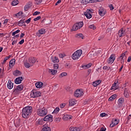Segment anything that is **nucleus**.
<instances>
[{"label": "nucleus", "instance_id": "f257e3e1", "mask_svg": "<svg viewBox=\"0 0 131 131\" xmlns=\"http://www.w3.org/2000/svg\"><path fill=\"white\" fill-rule=\"evenodd\" d=\"M31 113H32V106H27L23 108L21 116L23 118H28L31 115Z\"/></svg>", "mask_w": 131, "mask_h": 131}, {"label": "nucleus", "instance_id": "f03ea898", "mask_svg": "<svg viewBox=\"0 0 131 131\" xmlns=\"http://www.w3.org/2000/svg\"><path fill=\"white\" fill-rule=\"evenodd\" d=\"M37 113L39 116L43 117V116H46L48 114V110L45 107H40L37 110Z\"/></svg>", "mask_w": 131, "mask_h": 131}, {"label": "nucleus", "instance_id": "7ed1b4c3", "mask_svg": "<svg viewBox=\"0 0 131 131\" xmlns=\"http://www.w3.org/2000/svg\"><path fill=\"white\" fill-rule=\"evenodd\" d=\"M82 54V50H78L76 52H75L72 55V59L73 60H78L81 54Z\"/></svg>", "mask_w": 131, "mask_h": 131}, {"label": "nucleus", "instance_id": "20e7f679", "mask_svg": "<svg viewBox=\"0 0 131 131\" xmlns=\"http://www.w3.org/2000/svg\"><path fill=\"white\" fill-rule=\"evenodd\" d=\"M40 96H41V93L39 91H37L36 90H33L31 92V98H39V97H40Z\"/></svg>", "mask_w": 131, "mask_h": 131}, {"label": "nucleus", "instance_id": "39448f33", "mask_svg": "<svg viewBox=\"0 0 131 131\" xmlns=\"http://www.w3.org/2000/svg\"><path fill=\"white\" fill-rule=\"evenodd\" d=\"M74 96L76 98H80V97L83 96V92L80 89H78L74 92Z\"/></svg>", "mask_w": 131, "mask_h": 131}, {"label": "nucleus", "instance_id": "423d86ee", "mask_svg": "<svg viewBox=\"0 0 131 131\" xmlns=\"http://www.w3.org/2000/svg\"><path fill=\"white\" fill-rule=\"evenodd\" d=\"M119 123V120L117 119H113L112 123L110 125V127H114Z\"/></svg>", "mask_w": 131, "mask_h": 131}, {"label": "nucleus", "instance_id": "0eeeda50", "mask_svg": "<svg viewBox=\"0 0 131 131\" xmlns=\"http://www.w3.org/2000/svg\"><path fill=\"white\" fill-rule=\"evenodd\" d=\"M126 54V52H125L124 53H122L121 56L118 58V61L120 60L121 64H124V57H125V54Z\"/></svg>", "mask_w": 131, "mask_h": 131}, {"label": "nucleus", "instance_id": "6e6552de", "mask_svg": "<svg viewBox=\"0 0 131 131\" xmlns=\"http://www.w3.org/2000/svg\"><path fill=\"white\" fill-rule=\"evenodd\" d=\"M53 120V116L51 115H47L43 119V121H49V122H52Z\"/></svg>", "mask_w": 131, "mask_h": 131}, {"label": "nucleus", "instance_id": "1a4fd4ad", "mask_svg": "<svg viewBox=\"0 0 131 131\" xmlns=\"http://www.w3.org/2000/svg\"><path fill=\"white\" fill-rule=\"evenodd\" d=\"M114 60H115V54H112L108 58L107 62L108 64H110V63H113L114 62Z\"/></svg>", "mask_w": 131, "mask_h": 131}, {"label": "nucleus", "instance_id": "9d476101", "mask_svg": "<svg viewBox=\"0 0 131 131\" xmlns=\"http://www.w3.org/2000/svg\"><path fill=\"white\" fill-rule=\"evenodd\" d=\"M123 95L125 98H129V90H127L126 88H125L124 89Z\"/></svg>", "mask_w": 131, "mask_h": 131}, {"label": "nucleus", "instance_id": "9b49d317", "mask_svg": "<svg viewBox=\"0 0 131 131\" xmlns=\"http://www.w3.org/2000/svg\"><path fill=\"white\" fill-rule=\"evenodd\" d=\"M22 80H23V77H18L15 79V83L16 84H20V83H21L22 82Z\"/></svg>", "mask_w": 131, "mask_h": 131}, {"label": "nucleus", "instance_id": "f8f14e48", "mask_svg": "<svg viewBox=\"0 0 131 131\" xmlns=\"http://www.w3.org/2000/svg\"><path fill=\"white\" fill-rule=\"evenodd\" d=\"M51 60L52 61L53 63H59V58L56 56H51Z\"/></svg>", "mask_w": 131, "mask_h": 131}, {"label": "nucleus", "instance_id": "ddd939ff", "mask_svg": "<svg viewBox=\"0 0 131 131\" xmlns=\"http://www.w3.org/2000/svg\"><path fill=\"white\" fill-rule=\"evenodd\" d=\"M125 31L123 30V28H121L118 32V35L119 37H122V36H124V32Z\"/></svg>", "mask_w": 131, "mask_h": 131}, {"label": "nucleus", "instance_id": "4468645a", "mask_svg": "<svg viewBox=\"0 0 131 131\" xmlns=\"http://www.w3.org/2000/svg\"><path fill=\"white\" fill-rule=\"evenodd\" d=\"M42 85H43V83L40 81L37 82L35 83V86L37 89H40L41 88H42Z\"/></svg>", "mask_w": 131, "mask_h": 131}, {"label": "nucleus", "instance_id": "2eb2a0df", "mask_svg": "<svg viewBox=\"0 0 131 131\" xmlns=\"http://www.w3.org/2000/svg\"><path fill=\"white\" fill-rule=\"evenodd\" d=\"M14 86V83L12 82L11 80L9 81L7 83V88L9 90H12L13 89V86Z\"/></svg>", "mask_w": 131, "mask_h": 131}, {"label": "nucleus", "instance_id": "dca6fc26", "mask_svg": "<svg viewBox=\"0 0 131 131\" xmlns=\"http://www.w3.org/2000/svg\"><path fill=\"white\" fill-rule=\"evenodd\" d=\"M76 104V100L74 99H70L69 100V106H74Z\"/></svg>", "mask_w": 131, "mask_h": 131}, {"label": "nucleus", "instance_id": "f3484780", "mask_svg": "<svg viewBox=\"0 0 131 131\" xmlns=\"http://www.w3.org/2000/svg\"><path fill=\"white\" fill-rule=\"evenodd\" d=\"M62 118L64 120H69L72 118V116L66 114L63 116Z\"/></svg>", "mask_w": 131, "mask_h": 131}, {"label": "nucleus", "instance_id": "a211bd4d", "mask_svg": "<svg viewBox=\"0 0 131 131\" xmlns=\"http://www.w3.org/2000/svg\"><path fill=\"white\" fill-rule=\"evenodd\" d=\"M101 82H102V81L101 80H98L93 82V86L96 88V86H98V85H99V84H100Z\"/></svg>", "mask_w": 131, "mask_h": 131}, {"label": "nucleus", "instance_id": "6ab92c4d", "mask_svg": "<svg viewBox=\"0 0 131 131\" xmlns=\"http://www.w3.org/2000/svg\"><path fill=\"white\" fill-rule=\"evenodd\" d=\"M76 38H81V39H84V36L82 33L76 34L75 35Z\"/></svg>", "mask_w": 131, "mask_h": 131}, {"label": "nucleus", "instance_id": "aec40b11", "mask_svg": "<svg viewBox=\"0 0 131 131\" xmlns=\"http://www.w3.org/2000/svg\"><path fill=\"white\" fill-rule=\"evenodd\" d=\"M13 74L15 76H19V75L22 74V73L20 71L16 70L13 73Z\"/></svg>", "mask_w": 131, "mask_h": 131}, {"label": "nucleus", "instance_id": "412c9836", "mask_svg": "<svg viewBox=\"0 0 131 131\" xmlns=\"http://www.w3.org/2000/svg\"><path fill=\"white\" fill-rule=\"evenodd\" d=\"M29 62L31 64H34L35 62H36V58L33 57V58H29Z\"/></svg>", "mask_w": 131, "mask_h": 131}, {"label": "nucleus", "instance_id": "4be33fe9", "mask_svg": "<svg viewBox=\"0 0 131 131\" xmlns=\"http://www.w3.org/2000/svg\"><path fill=\"white\" fill-rule=\"evenodd\" d=\"M42 131H51V127L47 125H45L42 129Z\"/></svg>", "mask_w": 131, "mask_h": 131}, {"label": "nucleus", "instance_id": "5701e85b", "mask_svg": "<svg viewBox=\"0 0 131 131\" xmlns=\"http://www.w3.org/2000/svg\"><path fill=\"white\" fill-rule=\"evenodd\" d=\"M99 14L101 16V17H103V16H104V15L106 14V12L104 11V10L100 9L98 11Z\"/></svg>", "mask_w": 131, "mask_h": 131}, {"label": "nucleus", "instance_id": "b1692460", "mask_svg": "<svg viewBox=\"0 0 131 131\" xmlns=\"http://www.w3.org/2000/svg\"><path fill=\"white\" fill-rule=\"evenodd\" d=\"M15 62H16V59H12L9 62V66L10 67H13L14 65H15Z\"/></svg>", "mask_w": 131, "mask_h": 131}, {"label": "nucleus", "instance_id": "393cba45", "mask_svg": "<svg viewBox=\"0 0 131 131\" xmlns=\"http://www.w3.org/2000/svg\"><path fill=\"white\" fill-rule=\"evenodd\" d=\"M76 25L77 26L78 28L80 29L82 26H83V21H80L76 24Z\"/></svg>", "mask_w": 131, "mask_h": 131}, {"label": "nucleus", "instance_id": "a878e982", "mask_svg": "<svg viewBox=\"0 0 131 131\" xmlns=\"http://www.w3.org/2000/svg\"><path fill=\"white\" fill-rule=\"evenodd\" d=\"M31 7V5L30 4H27L24 7V11L25 12H27V11H28L29 9H30V7Z\"/></svg>", "mask_w": 131, "mask_h": 131}, {"label": "nucleus", "instance_id": "bb28decb", "mask_svg": "<svg viewBox=\"0 0 131 131\" xmlns=\"http://www.w3.org/2000/svg\"><path fill=\"white\" fill-rule=\"evenodd\" d=\"M116 97H117V95H116V94L113 95L108 98V101H114V100H115L116 99Z\"/></svg>", "mask_w": 131, "mask_h": 131}, {"label": "nucleus", "instance_id": "cd10ccee", "mask_svg": "<svg viewBox=\"0 0 131 131\" xmlns=\"http://www.w3.org/2000/svg\"><path fill=\"white\" fill-rule=\"evenodd\" d=\"M84 14H86V16H88V14L90 15V16H91V15L93 14V11L91 9H88L86 12L84 13Z\"/></svg>", "mask_w": 131, "mask_h": 131}, {"label": "nucleus", "instance_id": "c85d7f7f", "mask_svg": "<svg viewBox=\"0 0 131 131\" xmlns=\"http://www.w3.org/2000/svg\"><path fill=\"white\" fill-rule=\"evenodd\" d=\"M24 88V85L23 84L18 85L17 86V89L19 90V91H23V89Z\"/></svg>", "mask_w": 131, "mask_h": 131}, {"label": "nucleus", "instance_id": "c756f323", "mask_svg": "<svg viewBox=\"0 0 131 131\" xmlns=\"http://www.w3.org/2000/svg\"><path fill=\"white\" fill-rule=\"evenodd\" d=\"M20 92L21 91H19V89L16 88L13 91V94H14V95H19Z\"/></svg>", "mask_w": 131, "mask_h": 131}, {"label": "nucleus", "instance_id": "7c9ffc66", "mask_svg": "<svg viewBox=\"0 0 131 131\" xmlns=\"http://www.w3.org/2000/svg\"><path fill=\"white\" fill-rule=\"evenodd\" d=\"M49 72L50 73H51L52 75H55V74H56V73L58 72V71H57L56 70L51 69L49 70Z\"/></svg>", "mask_w": 131, "mask_h": 131}, {"label": "nucleus", "instance_id": "2f4dec72", "mask_svg": "<svg viewBox=\"0 0 131 131\" xmlns=\"http://www.w3.org/2000/svg\"><path fill=\"white\" fill-rule=\"evenodd\" d=\"M91 67H92V63H89L87 65L83 66L82 67V68H83V69H89V68H90Z\"/></svg>", "mask_w": 131, "mask_h": 131}, {"label": "nucleus", "instance_id": "473e14b6", "mask_svg": "<svg viewBox=\"0 0 131 131\" xmlns=\"http://www.w3.org/2000/svg\"><path fill=\"white\" fill-rule=\"evenodd\" d=\"M19 4V1L18 0H14L12 1L11 5L12 6H17Z\"/></svg>", "mask_w": 131, "mask_h": 131}, {"label": "nucleus", "instance_id": "72a5a7b5", "mask_svg": "<svg viewBox=\"0 0 131 131\" xmlns=\"http://www.w3.org/2000/svg\"><path fill=\"white\" fill-rule=\"evenodd\" d=\"M64 76H67V73H66V72L61 73L59 75V78H62V77H64Z\"/></svg>", "mask_w": 131, "mask_h": 131}, {"label": "nucleus", "instance_id": "f704fd0d", "mask_svg": "<svg viewBox=\"0 0 131 131\" xmlns=\"http://www.w3.org/2000/svg\"><path fill=\"white\" fill-rule=\"evenodd\" d=\"M79 28L78 27H77V26L76 25V24L74 25L73 27H72V30H73V31H76V30H78Z\"/></svg>", "mask_w": 131, "mask_h": 131}, {"label": "nucleus", "instance_id": "c9c22d12", "mask_svg": "<svg viewBox=\"0 0 131 131\" xmlns=\"http://www.w3.org/2000/svg\"><path fill=\"white\" fill-rule=\"evenodd\" d=\"M11 58V55H9L7 57H6L3 62H2V64H5V62H7V60H9Z\"/></svg>", "mask_w": 131, "mask_h": 131}, {"label": "nucleus", "instance_id": "e433bc0d", "mask_svg": "<svg viewBox=\"0 0 131 131\" xmlns=\"http://www.w3.org/2000/svg\"><path fill=\"white\" fill-rule=\"evenodd\" d=\"M40 34H45L46 33V30L45 29H41L38 31Z\"/></svg>", "mask_w": 131, "mask_h": 131}, {"label": "nucleus", "instance_id": "4c0bfd02", "mask_svg": "<svg viewBox=\"0 0 131 131\" xmlns=\"http://www.w3.org/2000/svg\"><path fill=\"white\" fill-rule=\"evenodd\" d=\"M59 111H60V108L59 107H56L54 109L52 113L57 114L59 113Z\"/></svg>", "mask_w": 131, "mask_h": 131}, {"label": "nucleus", "instance_id": "58836bf2", "mask_svg": "<svg viewBox=\"0 0 131 131\" xmlns=\"http://www.w3.org/2000/svg\"><path fill=\"white\" fill-rule=\"evenodd\" d=\"M23 24H24V20L23 19H21L19 21H18L17 25L18 26H23Z\"/></svg>", "mask_w": 131, "mask_h": 131}, {"label": "nucleus", "instance_id": "ea45409f", "mask_svg": "<svg viewBox=\"0 0 131 131\" xmlns=\"http://www.w3.org/2000/svg\"><path fill=\"white\" fill-rule=\"evenodd\" d=\"M91 3V1L90 0H82L81 3L84 4V5H86V4H89Z\"/></svg>", "mask_w": 131, "mask_h": 131}, {"label": "nucleus", "instance_id": "a19ab883", "mask_svg": "<svg viewBox=\"0 0 131 131\" xmlns=\"http://www.w3.org/2000/svg\"><path fill=\"white\" fill-rule=\"evenodd\" d=\"M118 101L119 104H123V103H124V99L122 97L119 98Z\"/></svg>", "mask_w": 131, "mask_h": 131}, {"label": "nucleus", "instance_id": "79ce46f5", "mask_svg": "<svg viewBox=\"0 0 131 131\" xmlns=\"http://www.w3.org/2000/svg\"><path fill=\"white\" fill-rule=\"evenodd\" d=\"M35 3L36 5H40L42 3V0H35Z\"/></svg>", "mask_w": 131, "mask_h": 131}, {"label": "nucleus", "instance_id": "37998d69", "mask_svg": "<svg viewBox=\"0 0 131 131\" xmlns=\"http://www.w3.org/2000/svg\"><path fill=\"white\" fill-rule=\"evenodd\" d=\"M32 66L31 64L28 62H25V67H26V68H30V67Z\"/></svg>", "mask_w": 131, "mask_h": 131}, {"label": "nucleus", "instance_id": "c03bdc74", "mask_svg": "<svg viewBox=\"0 0 131 131\" xmlns=\"http://www.w3.org/2000/svg\"><path fill=\"white\" fill-rule=\"evenodd\" d=\"M89 27L91 29H93V30H96V28L94 25H91L89 26Z\"/></svg>", "mask_w": 131, "mask_h": 131}, {"label": "nucleus", "instance_id": "a18cd8bd", "mask_svg": "<svg viewBox=\"0 0 131 131\" xmlns=\"http://www.w3.org/2000/svg\"><path fill=\"white\" fill-rule=\"evenodd\" d=\"M23 14V12H18L15 14H14L15 17H18L21 16Z\"/></svg>", "mask_w": 131, "mask_h": 131}, {"label": "nucleus", "instance_id": "49530a36", "mask_svg": "<svg viewBox=\"0 0 131 131\" xmlns=\"http://www.w3.org/2000/svg\"><path fill=\"white\" fill-rule=\"evenodd\" d=\"M101 54H102V51L101 50H98L96 52V54L97 56H100V55H101Z\"/></svg>", "mask_w": 131, "mask_h": 131}, {"label": "nucleus", "instance_id": "de8ad7c7", "mask_svg": "<svg viewBox=\"0 0 131 131\" xmlns=\"http://www.w3.org/2000/svg\"><path fill=\"white\" fill-rule=\"evenodd\" d=\"M84 16H85V17L87 18V19H91V18H92V17H93V16L92 15V14H91V16H90V15L89 14H88L86 15V14L85 13H84Z\"/></svg>", "mask_w": 131, "mask_h": 131}, {"label": "nucleus", "instance_id": "09e8293b", "mask_svg": "<svg viewBox=\"0 0 131 131\" xmlns=\"http://www.w3.org/2000/svg\"><path fill=\"white\" fill-rule=\"evenodd\" d=\"M19 32H20V30H17L12 33V35L14 36L15 34H17V33H19Z\"/></svg>", "mask_w": 131, "mask_h": 131}, {"label": "nucleus", "instance_id": "8fccbe9b", "mask_svg": "<svg viewBox=\"0 0 131 131\" xmlns=\"http://www.w3.org/2000/svg\"><path fill=\"white\" fill-rule=\"evenodd\" d=\"M40 121H41V120L40 119L37 120L36 122V124H37V125H39L40 124H41V123H40Z\"/></svg>", "mask_w": 131, "mask_h": 131}, {"label": "nucleus", "instance_id": "3c124183", "mask_svg": "<svg viewBox=\"0 0 131 131\" xmlns=\"http://www.w3.org/2000/svg\"><path fill=\"white\" fill-rule=\"evenodd\" d=\"M40 19H41V16H37V17H36L34 19V21H38V20H40Z\"/></svg>", "mask_w": 131, "mask_h": 131}, {"label": "nucleus", "instance_id": "603ef678", "mask_svg": "<svg viewBox=\"0 0 131 131\" xmlns=\"http://www.w3.org/2000/svg\"><path fill=\"white\" fill-rule=\"evenodd\" d=\"M54 69H58L59 68V64L58 63H55L54 64Z\"/></svg>", "mask_w": 131, "mask_h": 131}, {"label": "nucleus", "instance_id": "864d4df0", "mask_svg": "<svg viewBox=\"0 0 131 131\" xmlns=\"http://www.w3.org/2000/svg\"><path fill=\"white\" fill-rule=\"evenodd\" d=\"M39 14H40V12L39 11H35L33 14V16H36V15H39Z\"/></svg>", "mask_w": 131, "mask_h": 131}, {"label": "nucleus", "instance_id": "5fc2aeb1", "mask_svg": "<svg viewBox=\"0 0 131 131\" xmlns=\"http://www.w3.org/2000/svg\"><path fill=\"white\" fill-rule=\"evenodd\" d=\"M70 63H66L65 64L66 68H67L68 69H69V68H70Z\"/></svg>", "mask_w": 131, "mask_h": 131}, {"label": "nucleus", "instance_id": "6e6d98bb", "mask_svg": "<svg viewBox=\"0 0 131 131\" xmlns=\"http://www.w3.org/2000/svg\"><path fill=\"white\" fill-rule=\"evenodd\" d=\"M31 21V18H29V19H28L27 20H26V23H27V24H29V23H30Z\"/></svg>", "mask_w": 131, "mask_h": 131}, {"label": "nucleus", "instance_id": "4d7b16f0", "mask_svg": "<svg viewBox=\"0 0 131 131\" xmlns=\"http://www.w3.org/2000/svg\"><path fill=\"white\" fill-rule=\"evenodd\" d=\"M97 130L98 131H105L106 128H104L102 127L100 128V129H98Z\"/></svg>", "mask_w": 131, "mask_h": 131}, {"label": "nucleus", "instance_id": "13d9d810", "mask_svg": "<svg viewBox=\"0 0 131 131\" xmlns=\"http://www.w3.org/2000/svg\"><path fill=\"white\" fill-rule=\"evenodd\" d=\"M74 131H80V128L78 127H74Z\"/></svg>", "mask_w": 131, "mask_h": 131}, {"label": "nucleus", "instance_id": "bf43d9fd", "mask_svg": "<svg viewBox=\"0 0 131 131\" xmlns=\"http://www.w3.org/2000/svg\"><path fill=\"white\" fill-rule=\"evenodd\" d=\"M66 105V104H65V103H61L60 104V108L61 109H63V108H64V107H65Z\"/></svg>", "mask_w": 131, "mask_h": 131}, {"label": "nucleus", "instance_id": "052dcab7", "mask_svg": "<svg viewBox=\"0 0 131 131\" xmlns=\"http://www.w3.org/2000/svg\"><path fill=\"white\" fill-rule=\"evenodd\" d=\"M110 8L111 11L114 10V7H113V5H110Z\"/></svg>", "mask_w": 131, "mask_h": 131}, {"label": "nucleus", "instance_id": "680f3d73", "mask_svg": "<svg viewBox=\"0 0 131 131\" xmlns=\"http://www.w3.org/2000/svg\"><path fill=\"white\" fill-rule=\"evenodd\" d=\"M131 119V115H129L127 118V121H129Z\"/></svg>", "mask_w": 131, "mask_h": 131}, {"label": "nucleus", "instance_id": "e2e57ef3", "mask_svg": "<svg viewBox=\"0 0 131 131\" xmlns=\"http://www.w3.org/2000/svg\"><path fill=\"white\" fill-rule=\"evenodd\" d=\"M23 43H24V39H23L21 40H20L19 42V45H23Z\"/></svg>", "mask_w": 131, "mask_h": 131}, {"label": "nucleus", "instance_id": "0e129e2a", "mask_svg": "<svg viewBox=\"0 0 131 131\" xmlns=\"http://www.w3.org/2000/svg\"><path fill=\"white\" fill-rule=\"evenodd\" d=\"M59 58H61L62 59V58H64V54H59Z\"/></svg>", "mask_w": 131, "mask_h": 131}, {"label": "nucleus", "instance_id": "69168bd1", "mask_svg": "<svg viewBox=\"0 0 131 131\" xmlns=\"http://www.w3.org/2000/svg\"><path fill=\"white\" fill-rule=\"evenodd\" d=\"M58 4H61V0H58L55 4V6H58Z\"/></svg>", "mask_w": 131, "mask_h": 131}, {"label": "nucleus", "instance_id": "338daca9", "mask_svg": "<svg viewBox=\"0 0 131 131\" xmlns=\"http://www.w3.org/2000/svg\"><path fill=\"white\" fill-rule=\"evenodd\" d=\"M70 131H74V127H70Z\"/></svg>", "mask_w": 131, "mask_h": 131}, {"label": "nucleus", "instance_id": "774afa93", "mask_svg": "<svg viewBox=\"0 0 131 131\" xmlns=\"http://www.w3.org/2000/svg\"><path fill=\"white\" fill-rule=\"evenodd\" d=\"M131 61V56H129L127 59V62H129Z\"/></svg>", "mask_w": 131, "mask_h": 131}]
</instances>
